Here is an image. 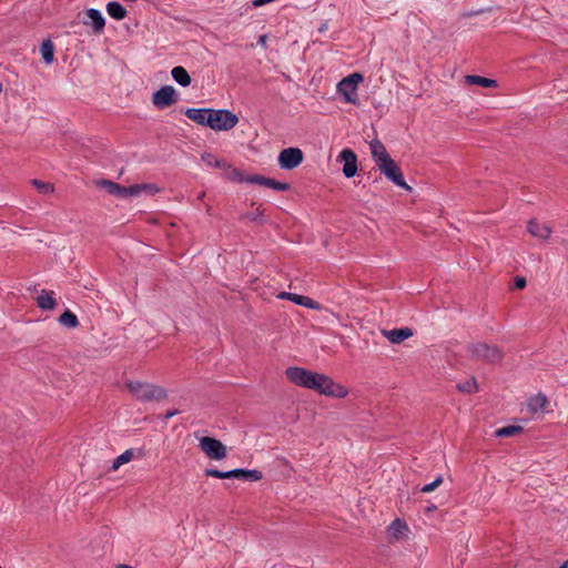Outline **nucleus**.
<instances>
[{
  "mask_svg": "<svg viewBox=\"0 0 568 568\" xmlns=\"http://www.w3.org/2000/svg\"><path fill=\"white\" fill-rule=\"evenodd\" d=\"M106 11L109 16L115 20H123L126 17L125 8L121 3L115 1L109 2L106 4Z\"/></svg>",
  "mask_w": 568,
  "mask_h": 568,
  "instance_id": "b1692460",
  "label": "nucleus"
},
{
  "mask_svg": "<svg viewBox=\"0 0 568 568\" xmlns=\"http://www.w3.org/2000/svg\"><path fill=\"white\" fill-rule=\"evenodd\" d=\"M245 216L252 221L256 220L260 216L258 209H256L254 212L247 213Z\"/></svg>",
  "mask_w": 568,
  "mask_h": 568,
  "instance_id": "4c0bfd02",
  "label": "nucleus"
},
{
  "mask_svg": "<svg viewBox=\"0 0 568 568\" xmlns=\"http://www.w3.org/2000/svg\"><path fill=\"white\" fill-rule=\"evenodd\" d=\"M59 322L61 325L69 328H74L79 325L78 317L69 310H67L60 315Z\"/></svg>",
  "mask_w": 568,
  "mask_h": 568,
  "instance_id": "cd10ccee",
  "label": "nucleus"
},
{
  "mask_svg": "<svg viewBox=\"0 0 568 568\" xmlns=\"http://www.w3.org/2000/svg\"><path fill=\"white\" fill-rule=\"evenodd\" d=\"M266 40H267V37L265 34H262L258 38V43L262 45V47H265L266 45Z\"/></svg>",
  "mask_w": 568,
  "mask_h": 568,
  "instance_id": "ea45409f",
  "label": "nucleus"
},
{
  "mask_svg": "<svg viewBox=\"0 0 568 568\" xmlns=\"http://www.w3.org/2000/svg\"><path fill=\"white\" fill-rule=\"evenodd\" d=\"M523 432L521 426L510 425L496 429L495 435L497 437H511Z\"/></svg>",
  "mask_w": 568,
  "mask_h": 568,
  "instance_id": "c85d7f7f",
  "label": "nucleus"
},
{
  "mask_svg": "<svg viewBox=\"0 0 568 568\" xmlns=\"http://www.w3.org/2000/svg\"><path fill=\"white\" fill-rule=\"evenodd\" d=\"M201 159L209 166H214L217 169L226 168V162L224 160H220L211 153H203Z\"/></svg>",
  "mask_w": 568,
  "mask_h": 568,
  "instance_id": "7c9ffc66",
  "label": "nucleus"
},
{
  "mask_svg": "<svg viewBox=\"0 0 568 568\" xmlns=\"http://www.w3.org/2000/svg\"><path fill=\"white\" fill-rule=\"evenodd\" d=\"M377 168L389 181H392L397 186H400L406 191L412 190V187L405 182L399 166L392 158L385 160V162H381Z\"/></svg>",
  "mask_w": 568,
  "mask_h": 568,
  "instance_id": "0eeeda50",
  "label": "nucleus"
},
{
  "mask_svg": "<svg viewBox=\"0 0 568 568\" xmlns=\"http://www.w3.org/2000/svg\"><path fill=\"white\" fill-rule=\"evenodd\" d=\"M560 568H568V560H566L561 566Z\"/></svg>",
  "mask_w": 568,
  "mask_h": 568,
  "instance_id": "79ce46f5",
  "label": "nucleus"
},
{
  "mask_svg": "<svg viewBox=\"0 0 568 568\" xmlns=\"http://www.w3.org/2000/svg\"><path fill=\"white\" fill-rule=\"evenodd\" d=\"M303 161V152L298 148H287L281 151L278 164L284 170L297 168Z\"/></svg>",
  "mask_w": 568,
  "mask_h": 568,
  "instance_id": "1a4fd4ad",
  "label": "nucleus"
},
{
  "mask_svg": "<svg viewBox=\"0 0 568 568\" xmlns=\"http://www.w3.org/2000/svg\"><path fill=\"white\" fill-rule=\"evenodd\" d=\"M132 190H135L133 197L140 196L142 193L156 194L160 192V189L152 183L135 184L132 185Z\"/></svg>",
  "mask_w": 568,
  "mask_h": 568,
  "instance_id": "bb28decb",
  "label": "nucleus"
},
{
  "mask_svg": "<svg viewBox=\"0 0 568 568\" xmlns=\"http://www.w3.org/2000/svg\"><path fill=\"white\" fill-rule=\"evenodd\" d=\"M277 297L281 300H290L297 305H302V306H305L311 310H320L321 308V305L316 301H314L307 296H303V295H298V294H294V293L281 292L277 295Z\"/></svg>",
  "mask_w": 568,
  "mask_h": 568,
  "instance_id": "2eb2a0df",
  "label": "nucleus"
},
{
  "mask_svg": "<svg viewBox=\"0 0 568 568\" xmlns=\"http://www.w3.org/2000/svg\"><path fill=\"white\" fill-rule=\"evenodd\" d=\"M97 186L100 189H104L109 194L119 197V199H128L133 197L134 191L131 186H123L113 181L101 179L95 182Z\"/></svg>",
  "mask_w": 568,
  "mask_h": 568,
  "instance_id": "9d476101",
  "label": "nucleus"
},
{
  "mask_svg": "<svg viewBox=\"0 0 568 568\" xmlns=\"http://www.w3.org/2000/svg\"><path fill=\"white\" fill-rule=\"evenodd\" d=\"M125 388L139 400L142 402H160L168 397L164 387L151 383L140 381H129Z\"/></svg>",
  "mask_w": 568,
  "mask_h": 568,
  "instance_id": "f03ea898",
  "label": "nucleus"
},
{
  "mask_svg": "<svg viewBox=\"0 0 568 568\" xmlns=\"http://www.w3.org/2000/svg\"><path fill=\"white\" fill-rule=\"evenodd\" d=\"M171 75L174 81L182 87H187L191 84V77L183 67H174L171 71Z\"/></svg>",
  "mask_w": 568,
  "mask_h": 568,
  "instance_id": "4be33fe9",
  "label": "nucleus"
},
{
  "mask_svg": "<svg viewBox=\"0 0 568 568\" xmlns=\"http://www.w3.org/2000/svg\"><path fill=\"white\" fill-rule=\"evenodd\" d=\"M465 82L468 84H476L483 88H497L498 83L494 79L484 78L480 75H466Z\"/></svg>",
  "mask_w": 568,
  "mask_h": 568,
  "instance_id": "5701e85b",
  "label": "nucleus"
},
{
  "mask_svg": "<svg viewBox=\"0 0 568 568\" xmlns=\"http://www.w3.org/2000/svg\"><path fill=\"white\" fill-rule=\"evenodd\" d=\"M369 149L376 165H378L381 162H385V160L390 158L385 145L377 139L369 143Z\"/></svg>",
  "mask_w": 568,
  "mask_h": 568,
  "instance_id": "aec40b11",
  "label": "nucleus"
},
{
  "mask_svg": "<svg viewBox=\"0 0 568 568\" xmlns=\"http://www.w3.org/2000/svg\"><path fill=\"white\" fill-rule=\"evenodd\" d=\"M383 335L393 344H400L405 339L413 336V331L409 327L394 328L383 331Z\"/></svg>",
  "mask_w": 568,
  "mask_h": 568,
  "instance_id": "a211bd4d",
  "label": "nucleus"
},
{
  "mask_svg": "<svg viewBox=\"0 0 568 568\" xmlns=\"http://www.w3.org/2000/svg\"><path fill=\"white\" fill-rule=\"evenodd\" d=\"M548 405L549 400L544 393H538L527 400V408L534 415L548 413Z\"/></svg>",
  "mask_w": 568,
  "mask_h": 568,
  "instance_id": "4468645a",
  "label": "nucleus"
},
{
  "mask_svg": "<svg viewBox=\"0 0 568 568\" xmlns=\"http://www.w3.org/2000/svg\"><path fill=\"white\" fill-rule=\"evenodd\" d=\"M246 183L260 184L266 187L274 189L276 191H286L290 187L287 183L278 182L262 175L247 176Z\"/></svg>",
  "mask_w": 568,
  "mask_h": 568,
  "instance_id": "dca6fc26",
  "label": "nucleus"
},
{
  "mask_svg": "<svg viewBox=\"0 0 568 568\" xmlns=\"http://www.w3.org/2000/svg\"><path fill=\"white\" fill-rule=\"evenodd\" d=\"M121 466H122L121 463H118V458H115L113 460V464H112L111 468H112L113 471H116Z\"/></svg>",
  "mask_w": 568,
  "mask_h": 568,
  "instance_id": "a19ab883",
  "label": "nucleus"
},
{
  "mask_svg": "<svg viewBox=\"0 0 568 568\" xmlns=\"http://www.w3.org/2000/svg\"><path fill=\"white\" fill-rule=\"evenodd\" d=\"M178 101V93L174 87L163 85L152 94V104L158 109H165Z\"/></svg>",
  "mask_w": 568,
  "mask_h": 568,
  "instance_id": "6e6552de",
  "label": "nucleus"
},
{
  "mask_svg": "<svg viewBox=\"0 0 568 568\" xmlns=\"http://www.w3.org/2000/svg\"><path fill=\"white\" fill-rule=\"evenodd\" d=\"M515 287L518 290H523L526 287V280L524 277H516Z\"/></svg>",
  "mask_w": 568,
  "mask_h": 568,
  "instance_id": "e433bc0d",
  "label": "nucleus"
},
{
  "mask_svg": "<svg viewBox=\"0 0 568 568\" xmlns=\"http://www.w3.org/2000/svg\"><path fill=\"white\" fill-rule=\"evenodd\" d=\"M178 413H179L178 410H168V412L165 413V415H164V418H165V419H169V418H171V417L175 416Z\"/></svg>",
  "mask_w": 568,
  "mask_h": 568,
  "instance_id": "58836bf2",
  "label": "nucleus"
},
{
  "mask_svg": "<svg viewBox=\"0 0 568 568\" xmlns=\"http://www.w3.org/2000/svg\"><path fill=\"white\" fill-rule=\"evenodd\" d=\"M31 183L40 193L50 194L54 191V186L51 183H47L40 180H32Z\"/></svg>",
  "mask_w": 568,
  "mask_h": 568,
  "instance_id": "2f4dec72",
  "label": "nucleus"
},
{
  "mask_svg": "<svg viewBox=\"0 0 568 568\" xmlns=\"http://www.w3.org/2000/svg\"><path fill=\"white\" fill-rule=\"evenodd\" d=\"M527 232L535 239L547 241L550 239L552 230L549 224L530 219L527 222Z\"/></svg>",
  "mask_w": 568,
  "mask_h": 568,
  "instance_id": "f8f14e48",
  "label": "nucleus"
},
{
  "mask_svg": "<svg viewBox=\"0 0 568 568\" xmlns=\"http://www.w3.org/2000/svg\"><path fill=\"white\" fill-rule=\"evenodd\" d=\"M442 484H443V476L439 475V476L436 477V479L434 481H432L430 484L425 485L422 488V491L423 493H430V491L435 490Z\"/></svg>",
  "mask_w": 568,
  "mask_h": 568,
  "instance_id": "72a5a7b5",
  "label": "nucleus"
},
{
  "mask_svg": "<svg viewBox=\"0 0 568 568\" xmlns=\"http://www.w3.org/2000/svg\"><path fill=\"white\" fill-rule=\"evenodd\" d=\"M239 123L236 114L229 110H213L210 113L209 128L215 131H229Z\"/></svg>",
  "mask_w": 568,
  "mask_h": 568,
  "instance_id": "7ed1b4c3",
  "label": "nucleus"
},
{
  "mask_svg": "<svg viewBox=\"0 0 568 568\" xmlns=\"http://www.w3.org/2000/svg\"><path fill=\"white\" fill-rule=\"evenodd\" d=\"M337 90L345 98L346 102L353 103V104H355L357 102V100H358L357 90L346 79H343L337 84Z\"/></svg>",
  "mask_w": 568,
  "mask_h": 568,
  "instance_id": "412c9836",
  "label": "nucleus"
},
{
  "mask_svg": "<svg viewBox=\"0 0 568 568\" xmlns=\"http://www.w3.org/2000/svg\"><path fill=\"white\" fill-rule=\"evenodd\" d=\"M42 59L47 64H51L54 60V45L51 40H45L40 47Z\"/></svg>",
  "mask_w": 568,
  "mask_h": 568,
  "instance_id": "393cba45",
  "label": "nucleus"
},
{
  "mask_svg": "<svg viewBox=\"0 0 568 568\" xmlns=\"http://www.w3.org/2000/svg\"><path fill=\"white\" fill-rule=\"evenodd\" d=\"M457 389L467 394L476 393L478 390L476 378L469 377L465 382L458 383Z\"/></svg>",
  "mask_w": 568,
  "mask_h": 568,
  "instance_id": "c756f323",
  "label": "nucleus"
},
{
  "mask_svg": "<svg viewBox=\"0 0 568 568\" xmlns=\"http://www.w3.org/2000/svg\"><path fill=\"white\" fill-rule=\"evenodd\" d=\"M211 109H187L185 115L187 119L200 125H207L210 123Z\"/></svg>",
  "mask_w": 568,
  "mask_h": 568,
  "instance_id": "6ab92c4d",
  "label": "nucleus"
},
{
  "mask_svg": "<svg viewBox=\"0 0 568 568\" xmlns=\"http://www.w3.org/2000/svg\"><path fill=\"white\" fill-rule=\"evenodd\" d=\"M357 90V85L363 81L361 73H352L345 78Z\"/></svg>",
  "mask_w": 568,
  "mask_h": 568,
  "instance_id": "c9c22d12",
  "label": "nucleus"
},
{
  "mask_svg": "<svg viewBox=\"0 0 568 568\" xmlns=\"http://www.w3.org/2000/svg\"><path fill=\"white\" fill-rule=\"evenodd\" d=\"M205 475L209 477L221 478V479L239 478V479H244V480H250V481H257V480H261L263 477L262 471H260V470H256V469L247 470V469H241V468H236V469H232V470H227V471H221L217 469H206Z\"/></svg>",
  "mask_w": 568,
  "mask_h": 568,
  "instance_id": "20e7f679",
  "label": "nucleus"
},
{
  "mask_svg": "<svg viewBox=\"0 0 568 568\" xmlns=\"http://www.w3.org/2000/svg\"><path fill=\"white\" fill-rule=\"evenodd\" d=\"M199 446L210 459L222 460L227 456L226 446L216 438L203 436L199 439Z\"/></svg>",
  "mask_w": 568,
  "mask_h": 568,
  "instance_id": "423d86ee",
  "label": "nucleus"
},
{
  "mask_svg": "<svg viewBox=\"0 0 568 568\" xmlns=\"http://www.w3.org/2000/svg\"><path fill=\"white\" fill-rule=\"evenodd\" d=\"M116 568H132V567L128 566V565H119Z\"/></svg>",
  "mask_w": 568,
  "mask_h": 568,
  "instance_id": "37998d69",
  "label": "nucleus"
},
{
  "mask_svg": "<svg viewBox=\"0 0 568 568\" xmlns=\"http://www.w3.org/2000/svg\"><path fill=\"white\" fill-rule=\"evenodd\" d=\"M37 305L43 311H52L57 307L53 291L41 290L36 298Z\"/></svg>",
  "mask_w": 568,
  "mask_h": 568,
  "instance_id": "f3484780",
  "label": "nucleus"
},
{
  "mask_svg": "<svg viewBox=\"0 0 568 568\" xmlns=\"http://www.w3.org/2000/svg\"><path fill=\"white\" fill-rule=\"evenodd\" d=\"M285 376L294 385L312 389L321 395L333 398H345L348 395L346 386L335 382L328 375L304 367L290 366L285 369Z\"/></svg>",
  "mask_w": 568,
  "mask_h": 568,
  "instance_id": "f257e3e1",
  "label": "nucleus"
},
{
  "mask_svg": "<svg viewBox=\"0 0 568 568\" xmlns=\"http://www.w3.org/2000/svg\"><path fill=\"white\" fill-rule=\"evenodd\" d=\"M81 21L85 26H90L95 34H101L104 30L105 20L102 13L97 9H88L82 17V13L78 14Z\"/></svg>",
  "mask_w": 568,
  "mask_h": 568,
  "instance_id": "9b49d317",
  "label": "nucleus"
},
{
  "mask_svg": "<svg viewBox=\"0 0 568 568\" xmlns=\"http://www.w3.org/2000/svg\"><path fill=\"white\" fill-rule=\"evenodd\" d=\"M225 170V178L232 182H246L247 176H245L240 170L232 168L230 164L226 163V168H223Z\"/></svg>",
  "mask_w": 568,
  "mask_h": 568,
  "instance_id": "a878e982",
  "label": "nucleus"
},
{
  "mask_svg": "<svg viewBox=\"0 0 568 568\" xmlns=\"http://www.w3.org/2000/svg\"><path fill=\"white\" fill-rule=\"evenodd\" d=\"M341 162H343V174L346 178H353L357 173V156L349 150L344 149L338 155Z\"/></svg>",
  "mask_w": 568,
  "mask_h": 568,
  "instance_id": "ddd939ff",
  "label": "nucleus"
},
{
  "mask_svg": "<svg viewBox=\"0 0 568 568\" xmlns=\"http://www.w3.org/2000/svg\"><path fill=\"white\" fill-rule=\"evenodd\" d=\"M468 351L474 358L491 364L498 363L503 358V353L497 346H490L485 343L471 344Z\"/></svg>",
  "mask_w": 568,
  "mask_h": 568,
  "instance_id": "39448f33",
  "label": "nucleus"
},
{
  "mask_svg": "<svg viewBox=\"0 0 568 568\" xmlns=\"http://www.w3.org/2000/svg\"><path fill=\"white\" fill-rule=\"evenodd\" d=\"M2 91V84L0 83V92Z\"/></svg>",
  "mask_w": 568,
  "mask_h": 568,
  "instance_id": "c03bdc74",
  "label": "nucleus"
},
{
  "mask_svg": "<svg viewBox=\"0 0 568 568\" xmlns=\"http://www.w3.org/2000/svg\"><path fill=\"white\" fill-rule=\"evenodd\" d=\"M134 457V453L132 449H126L123 452L120 456H118V463H121V465H124L129 462H131Z\"/></svg>",
  "mask_w": 568,
  "mask_h": 568,
  "instance_id": "f704fd0d",
  "label": "nucleus"
},
{
  "mask_svg": "<svg viewBox=\"0 0 568 568\" xmlns=\"http://www.w3.org/2000/svg\"><path fill=\"white\" fill-rule=\"evenodd\" d=\"M405 530H408V527L406 523L399 518L393 520V523L388 527V532H403Z\"/></svg>",
  "mask_w": 568,
  "mask_h": 568,
  "instance_id": "473e14b6",
  "label": "nucleus"
}]
</instances>
